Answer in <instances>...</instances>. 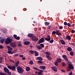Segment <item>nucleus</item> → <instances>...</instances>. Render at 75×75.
I'll return each mask as SVG.
<instances>
[{"label": "nucleus", "mask_w": 75, "mask_h": 75, "mask_svg": "<svg viewBox=\"0 0 75 75\" xmlns=\"http://www.w3.org/2000/svg\"><path fill=\"white\" fill-rule=\"evenodd\" d=\"M19 57H21V58H22V57H24V55H19Z\"/></svg>", "instance_id": "nucleus-53"}, {"label": "nucleus", "mask_w": 75, "mask_h": 75, "mask_svg": "<svg viewBox=\"0 0 75 75\" xmlns=\"http://www.w3.org/2000/svg\"><path fill=\"white\" fill-rule=\"evenodd\" d=\"M0 75H8L7 74H4L2 72L0 73Z\"/></svg>", "instance_id": "nucleus-32"}, {"label": "nucleus", "mask_w": 75, "mask_h": 75, "mask_svg": "<svg viewBox=\"0 0 75 75\" xmlns=\"http://www.w3.org/2000/svg\"><path fill=\"white\" fill-rule=\"evenodd\" d=\"M8 68L10 69H11L12 71H14L16 70V67L15 66H13L12 67L10 66H8Z\"/></svg>", "instance_id": "nucleus-4"}, {"label": "nucleus", "mask_w": 75, "mask_h": 75, "mask_svg": "<svg viewBox=\"0 0 75 75\" xmlns=\"http://www.w3.org/2000/svg\"><path fill=\"white\" fill-rule=\"evenodd\" d=\"M38 60H39V61H42V58L41 57H38Z\"/></svg>", "instance_id": "nucleus-23"}, {"label": "nucleus", "mask_w": 75, "mask_h": 75, "mask_svg": "<svg viewBox=\"0 0 75 75\" xmlns=\"http://www.w3.org/2000/svg\"><path fill=\"white\" fill-rule=\"evenodd\" d=\"M71 31L72 33H75V30H71Z\"/></svg>", "instance_id": "nucleus-58"}, {"label": "nucleus", "mask_w": 75, "mask_h": 75, "mask_svg": "<svg viewBox=\"0 0 75 75\" xmlns=\"http://www.w3.org/2000/svg\"><path fill=\"white\" fill-rule=\"evenodd\" d=\"M25 45H28L30 44V42L28 41H25L23 43Z\"/></svg>", "instance_id": "nucleus-19"}, {"label": "nucleus", "mask_w": 75, "mask_h": 75, "mask_svg": "<svg viewBox=\"0 0 75 75\" xmlns=\"http://www.w3.org/2000/svg\"><path fill=\"white\" fill-rule=\"evenodd\" d=\"M18 54H15L13 56L14 57H16V56H18Z\"/></svg>", "instance_id": "nucleus-55"}, {"label": "nucleus", "mask_w": 75, "mask_h": 75, "mask_svg": "<svg viewBox=\"0 0 75 75\" xmlns=\"http://www.w3.org/2000/svg\"><path fill=\"white\" fill-rule=\"evenodd\" d=\"M33 69H35L36 70H37V71H39V70H38V69L36 67H34Z\"/></svg>", "instance_id": "nucleus-46"}, {"label": "nucleus", "mask_w": 75, "mask_h": 75, "mask_svg": "<svg viewBox=\"0 0 75 75\" xmlns=\"http://www.w3.org/2000/svg\"><path fill=\"white\" fill-rule=\"evenodd\" d=\"M33 34H31L30 33H29L28 35V37H31V38H32V37H33Z\"/></svg>", "instance_id": "nucleus-20"}, {"label": "nucleus", "mask_w": 75, "mask_h": 75, "mask_svg": "<svg viewBox=\"0 0 75 75\" xmlns=\"http://www.w3.org/2000/svg\"><path fill=\"white\" fill-rule=\"evenodd\" d=\"M38 63H39L40 64H42V61H41V60L39 61H38Z\"/></svg>", "instance_id": "nucleus-40"}, {"label": "nucleus", "mask_w": 75, "mask_h": 75, "mask_svg": "<svg viewBox=\"0 0 75 75\" xmlns=\"http://www.w3.org/2000/svg\"><path fill=\"white\" fill-rule=\"evenodd\" d=\"M62 65L63 67H64L65 66V63H62Z\"/></svg>", "instance_id": "nucleus-51"}, {"label": "nucleus", "mask_w": 75, "mask_h": 75, "mask_svg": "<svg viewBox=\"0 0 75 75\" xmlns=\"http://www.w3.org/2000/svg\"><path fill=\"white\" fill-rule=\"evenodd\" d=\"M60 41L62 44H63V45H64V44H65V41H64V40H61Z\"/></svg>", "instance_id": "nucleus-21"}, {"label": "nucleus", "mask_w": 75, "mask_h": 75, "mask_svg": "<svg viewBox=\"0 0 75 75\" xmlns=\"http://www.w3.org/2000/svg\"><path fill=\"white\" fill-rule=\"evenodd\" d=\"M61 71H62V72H65V70H63L62 69L61 70Z\"/></svg>", "instance_id": "nucleus-50"}, {"label": "nucleus", "mask_w": 75, "mask_h": 75, "mask_svg": "<svg viewBox=\"0 0 75 75\" xmlns=\"http://www.w3.org/2000/svg\"><path fill=\"white\" fill-rule=\"evenodd\" d=\"M2 59H3V58L1 57H0V63H2Z\"/></svg>", "instance_id": "nucleus-35"}, {"label": "nucleus", "mask_w": 75, "mask_h": 75, "mask_svg": "<svg viewBox=\"0 0 75 75\" xmlns=\"http://www.w3.org/2000/svg\"><path fill=\"white\" fill-rule=\"evenodd\" d=\"M29 64L30 65H33V61L32 60H30L29 62Z\"/></svg>", "instance_id": "nucleus-30"}, {"label": "nucleus", "mask_w": 75, "mask_h": 75, "mask_svg": "<svg viewBox=\"0 0 75 75\" xmlns=\"http://www.w3.org/2000/svg\"><path fill=\"white\" fill-rule=\"evenodd\" d=\"M47 28H48V29H50L51 28V27H49Z\"/></svg>", "instance_id": "nucleus-62"}, {"label": "nucleus", "mask_w": 75, "mask_h": 75, "mask_svg": "<svg viewBox=\"0 0 75 75\" xmlns=\"http://www.w3.org/2000/svg\"><path fill=\"white\" fill-rule=\"evenodd\" d=\"M39 68L41 69H42L43 70H44V69H45V66H40L39 67Z\"/></svg>", "instance_id": "nucleus-13"}, {"label": "nucleus", "mask_w": 75, "mask_h": 75, "mask_svg": "<svg viewBox=\"0 0 75 75\" xmlns=\"http://www.w3.org/2000/svg\"><path fill=\"white\" fill-rule=\"evenodd\" d=\"M20 64V62L19 61H17L15 63V65L16 67H18V65Z\"/></svg>", "instance_id": "nucleus-17"}, {"label": "nucleus", "mask_w": 75, "mask_h": 75, "mask_svg": "<svg viewBox=\"0 0 75 75\" xmlns=\"http://www.w3.org/2000/svg\"><path fill=\"white\" fill-rule=\"evenodd\" d=\"M46 56L47 58V59L49 60H51V58L49 55H50V54L48 52H46Z\"/></svg>", "instance_id": "nucleus-5"}, {"label": "nucleus", "mask_w": 75, "mask_h": 75, "mask_svg": "<svg viewBox=\"0 0 75 75\" xmlns=\"http://www.w3.org/2000/svg\"><path fill=\"white\" fill-rule=\"evenodd\" d=\"M72 25H73V26H75V24H72Z\"/></svg>", "instance_id": "nucleus-64"}, {"label": "nucleus", "mask_w": 75, "mask_h": 75, "mask_svg": "<svg viewBox=\"0 0 75 75\" xmlns=\"http://www.w3.org/2000/svg\"><path fill=\"white\" fill-rule=\"evenodd\" d=\"M17 69L18 72L19 74H20L23 73V72H24V69H22V68H21V67H17Z\"/></svg>", "instance_id": "nucleus-1"}, {"label": "nucleus", "mask_w": 75, "mask_h": 75, "mask_svg": "<svg viewBox=\"0 0 75 75\" xmlns=\"http://www.w3.org/2000/svg\"><path fill=\"white\" fill-rule=\"evenodd\" d=\"M56 61L57 62L59 63V62H61V59L60 58L57 59L56 60Z\"/></svg>", "instance_id": "nucleus-18"}, {"label": "nucleus", "mask_w": 75, "mask_h": 75, "mask_svg": "<svg viewBox=\"0 0 75 75\" xmlns=\"http://www.w3.org/2000/svg\"><path fill=\"white\" fill-rule=\"evenodd\" d=\"M62 58L65 59V60H66L67 61H68V58L67 57V56L65 55H62Z\"/></svg>", "instance_id": "nucleus-10"}, {"label": "nucleus", "mask_w": 75, "mask_h": 75, "mask_svg": "<svg viewBox=\"0 0 75 75\" xmlns=\"http://www.w3.org/2000/svg\"><path fill=\"white\" fill-rule=\"evenodd\" d=\"M8 54H14V52H12L11 51H8Z\"/></svg>", "instance_id": "nucleus-31"}, {"label": "nucleus", "mask_w": 75, "mask_h": 75, "mask_svg": "<svg viewBox=\"0 0 75 75\" xmlns=\"http://www.w3.org/2000/svg\"><path fill=\"white\" fill-rule=\"evenodd\" d=\"M10 46L12 47H13V48H15L16 47V45L15 44V43L12 42L10 44Z\"/></svg>", "instance_id": "nucleus-9"}, {"label": "nucleus", "mask_w": 75, "mask_h": 75, "mask_svg": "<svg viewBox=\"0 0 75 75\" xmlns=\"http://www.w3.org/2000/svg\"><path fill=\"white\" fill-rule=\"evenodd\" d=\"M52 33L53 34H56V32H55V31H53L52 32Z\"/></svg>", "instance_id": "nucleus-48"}, {"label": "nucleus", "mask_w": 75, "mask_h": 75, "mask_svg": "<svg viewBox=\"0 0 75 75\" xmlns=\"http://www.w3.org/2000/svg\"><path fill=\"white\" fill-rule=\"evenodd\" d=\"M52 69L54 71H55V72H57V67H52Z\"/></svg>", "instance_id": "nucleus-11"}, {"label": "nucleus", "mask_w": 75, "mask_h": 75, "mask_svg": "<svg viewBox=\"0 0 75 75\" xmlns=\"http://www.w3.org/2000/svg\"><path fill=\"white\" fill-rule=\"evenodd\" d=\"M18 47H21L22 45L21 43H19L18 45Z\"/></svg>", "instance_id": "nucleus-43"}, {"label": "nucleus", "mask_w": 75, "mask_h": 75, "mask_svg": "<svg viewBox=\"0 0 75 75\" xmlns=\"http://www.w3.org/2000/svg\"><path fill=\"white\" fill-rule=\"evenodd\" d=\"M58 62H54V64L56 66H57L58 65Z\"/></svg>", "instance_id": "nucleus-39"}, {"label": "nucleus", "mask_w": 75, "mask_h": 75, "mask_svg": "<svg viewBox=\"0 0 75 75\" xmlns=\"http://www.w3.org/2000/svg\"><path fill=\"white\" fill-rule=\"evenodd\" d=\"M1 31L2 32V33H4V31H5L3 29H1Z\"/></svg>", "instance_id": "nucleus-57"}, {"label": "nucleus", "mask_w": 75, "mask_h": 75, "mask_svg": "<svg viewBox=\"0 0 75 75\" xmlns=\"http://www.w3.org/2000/svg\"><path fill=\"white\" fill-rule=\"evenodd\" d=\"M39 71H40V72L41 73H43V71L42 70H38Z\"/></svg>", "instance_id": "nucleus-56"}, {"label": "nucleus", "mask_w": 75, "mask_h": 75, "mask_svg": "<svg viewBox=\"0 0 75 75\" xmlns=\"http://www.w3.org/2000/svg\"><path fill=\"white\" fill-rule=\"evenodd\" d=\"M45 39L47 41H49L51 40V38H50V36L48 35L47 36V38H45Z\"/></svg>", "instance_id": "nucleus-8"}, {"label": "nucleus", "mask_w": 75, "mask_h": 75, "mask_svg": "<svg viewBox=\"0 0 75 75\" xmlns=\"http://www.w3.org/2000/svg\"><path fill=\"white\" fill-rule=\"evenodd\" d=\"M56 35H61V33L59 30H57L56 31Z\"/></svg>", "instance_id": "nucleus-15"}, {"label": "nucleus", "mask_w": 75, "mask_h": 75, "mask_svg": "<svg viewBox=\"0 0 75 75\" xmlns=\"http://www.w3.org/2000/svg\"><path fill=\"white\" fill-rule=\"evenodd\" d=\"M71 69H74V66L71 64H69V67L67 68V71L69 72L71 70Z\"/></svg>", "instance_id": "nucleus-3"}, {"label": "nucleus", "mask_w": 75, "mask_h": 75, "mask_svg": "<svg viewBox=\"0 0 75 75\" xmlns=\"http://www.w3.org/2000/svg\"><path fill=\"white\" fill-rule=\"evenodd\" d=\"M13 37H14V38H15V39H16V38L17 37V35H14Z\"/></svg>", "instance_id": "nucleus-45"}, {"label": "nucleus", "mask_w": 75, "mask_h": 75, "mask_svg": "<svg viewBox=\"0 0 75 75\" xmlns=\"http://www.w3.org/2000/svg\"><path fill=\"white\" fill-rule=\"evenodd\" d=\"M67 38L68 40H71V36H70L69 35L67 36Z\"/></svg>", "instance_id": "nucleus-25"}, {"label": "nucleus", "mask_w": 75, "mask_h": 75, "mask_svg": "<svg viewBox=\"0 0 75 75\" xmlns=\"http://www.w3.org/2000/svg\"><path fill=\"white\" fill-rule=\"evenodd\" d=\"M54 42V40H51L50 41H49V42L50 43H52Z\"/></svg>", "instance_id": "nucleus-38"}, {"label": "nucleus", "mask_w": 75, "mask_h": 75, "mask_svg": "<svg viewBox=\"0 0 75 75\" xmlns=\"http://www.w3.org/2000/svg\"><path fill=\"white\" fill-rule=\"evenodd\" d=\"M4 71L5 72H6V73H7V72H8L9 71V70H8V69H7V67L4 68Z\"/></svg>", "instance_id": "nucleus-14"}, {"label": "nucleus", "mask_w": 75, "mask_h": 75, "mask_svg": "<svg viewBox=\"0 0 75 75\" xmlns=\"http://www.w3.org/2000/svg\"><path fill=\"white\" fill-rule=\"evenodd\" d=\"M7 48H8V51H12L13 50V48L11 47L10 46H6Z\"/></svg>", "instance_id": "nucleus-12"}, {"label": "nucleus", "mask_w": 75, "mask_h": 75, "mask_svg": "<svg viewBox=\"0 0 75 75\" xmlns=\"http://www.w3.org/2000/svg\"><path fill=\"white\" fill-rule=\"evenodd\" d=\"M45 25H50V23L47 22H45Z\"/></svg>", "instance_id": "nucleus-26"}, {"label": "nucleus", "mask_w": 75, "mask_h": 75, "mask_svg": "<svg viewBox=\"0 0 75 75\" xmlns=\"http://www.w3.org/2000/svg\"><path fill=\"white\" fill-rule=\"evenodd\" d=\"M9 61L10 62H14V61H13V60H11V59H10L9 60Z\"/></svg>", "instance_id": "nucleus-47"}, {"label": "nucleus", "mask_w": 75, "mask_h": 75, "mask_svg": "<svg viewBox=\"0 0 75 75\" xmlns=\"http://www.w3.org/2000/svg\"><path fill=\"white\" fill-rule=\"evenodd\" d=\"M5 40H6V38H5L2 39V40H0V42H1V43H2V44H3V43L4 42V41Z\"/></svg>", "instance_id": "nucleus-16"}, {"label": "nucleus", "mask_w": 75, "mask_h": 75, "mask_svg": "<svg viewBox=\"0 0 75 75\" xmlns=\"http://www.w3.org/2000/svg\"><path fill=\"white\" fill-rule=\"evenodd\" d=\"M22 59H23V60H25V57H23L22 58Z\"/></svg>", "instance_id": "nucleus-60"}, {"label": "nucleus", "mask_w": 75, "mask_h": 75, "mask_svg": "<svg viewBox=\"0 0 75 75\" xmlns=\"http://www.w3.org/2000/svg\"><path fill=\"white\" fill-rule=\"evenodd\" d=\"M29 52L30 53V54H33L34 53V51H33L32 50H31L30 51H29Z\"/></svg>", "instance_id": "nucleus-36"}, {"label": "nucleus", "mask_w": 75, "mask_h": 75, "mask_svg": "<svg viewBox=\"0 0 75 75\" xmlns=\"http://www.w3.org/2000/svg\"><path fill=\"white\" fill-rule=\"evenodd\" d=\"M34 52L35 54V56H38V52L35 51H34Z\"/></svg>", "instance_id": "nucleus-24"}, {"label": "nucleus", "mask_w": 75, "mask_h": 75, "mask_svg": "<svg viewBox=\"0 0 75 75\" xmlns=\"http://www.w3.org/2000/svg\"><path fill=\"white\" fill-rule=\"evenodd\" d=\"M70 54L71 56H73L74 55V52L72 51H71L70 53Z\"/></svg>", "instance_id": "nucleus-28"}, {"label": "nucleus", "mask_w": 75, "mask_h": 75, "mask_svg": "<svg viewBox=\"0 0 75 75\" xmlns=\"http://www.w3.org/2000/svg\"><path fill=\"white\" fill-rule=\"evenodd\" d=\"M41 73L40 71H39V72H38V74L39 75H42V74L41 73Z\"/></svg>", "instance_id": "nucleus-52"}, {"label": "nucleus", "mask_w": 75, "mask_h": 75, "mask_svg": "<svg viewBox=\"0 0 75 75\" xmlns=\"http://www.w3.org/2000/svg\"><path fill=\"white\" fill-rule=\"evenodd\" d=\"M35 74H38V73L37 71H36L35 72Z\"/></svg>", "instance_id": "nucleus-63"}, {"label": "nucleus", "mask_w": 75, "mask_h": 75, "mask_svg": "<svg viewBox=\"0 0 75 75\" xmlns=\"http://www.w3.org/2000/svg\"><path fill=\"white\" fill-rule=\"evenodd\" d=\"M15 39H16V40H18L20 39V37L18 36L16 37V38H15Z\"/></svg>", "instance_id": "nucleus-37"}, {"label": "nucleus", "mask_w": 75, "mask_h": 75, "mask_svg": "<svg viewBox=\"0 0 75 75\" xmlns=\"http://www.w3.org/2000/svg\"><path fill=\"white\" fill-rule=\"evenodd\" d=\"M4 47L3 46L1 45H0V49H3Z\"/></svg>", "instance_id": "nucleus-42"}, {"label": "nucleus", "mask_w": 75, "mask_h": 75, "mask_svg": "<svg viewBox=\"0 0 75 75\" xmlns=\"http://www.w3.org/2000/svg\"><path fill=\"white\" fill-rule=\"evenodd\" d=\"M40 45L41 46V48H44V45L43 44H41Z\"/></svg>", "instance_id": "nucleus-33"}, {"label": "nucleus", "mask_w": 75, "mask_h": 75, "mask_svg": "<svg viewBox=\"0 0 75 75\" xmlns=\"http://www.w3.org/2000/svg\"><path fill=\"white\" fill-rule=\"evenodd\" d=\"M72 45L73 46H75V43H72Z\"/></svg>", "instance_id": "nucleus-61"}, {"label": "nucleus", "mask_w": 75, "mask_h": 75, "mask_svg": "<svg viewBox=\"0 0 75 75\" xmlns=\"http://www.w3.org/2000/svg\"><path fill=\"white\" fill-rule=\"evenodd\" d=\"M32 39L34 41H37L38 40V38H36L35 36H33V37H32Z\"/></svg>", "instance_id": "nucleus-7"}, {"label": "nucleus", "mask_w": 75, "mask_h": 75, "mask_svg": "<svg viewBox=\"0 0 75 75\" xmlns=\"http://www.w3.org/2000/svg\"><path fill=\"white\" fill-rule=\"evenodd\" d=\"M7 73L8 74V75H10L11 74V72H9V71H8V72H7Z\"/></svg>", "instance_id": "nucleus-49"}, {"label": "nucleus", "mask_w": 75, "mask_h": 75, "mask_svg": "<svg viewBox=\"0 0 75 75\" xmlns=\"http://www.w3.org/2000/svg\"><path fill=\"white\" fill-rule=\"evenodd\" d=\"M67 23L66 22H65L64 23V24L65 25H67Z\"/></svg>", "instance_id": "nucleus-44"}, {"label": "nucleus", "mask_w": 75, "mask_h": 75, "mask_svg": "<svg viewBox=\"0 0 75 75\" xmlns=\"http://www.w3.org/2000/svg\"><path fill=\"white\" fill-rule=\"evenodd\" d=\"M30 70V68L29 67H26V71H29Z\"/></svg>", "instance_id": "nucleus-22"}, {"label": "nucleus", "mask_w": 75, "mask_h": 75, "mask_svg": "<svg viewBox=\"0 0 75 75\" xmlns=\"http://www.w3.org/2000/svg\"><path fill=\"white\" fill-rule=\"evenodd\" d=\"M37 48H38V50H41L42 47H41L40 46H37Z\"/></svg>", "instance_id": "nucleus-29"}, {"label": "nucleus", "mask_w": 75, "mask_h": 75, "mask_svg": "<svg viewBox=\"0 0 75 75\" xmlns=\"http://www.w3.org/2000/svg\"><path fill=\"white\" fill-rule=\"evenodd\" d=\"M67 25L69 27H71V24L69 23H67Z\"/></svg>", "instance_id": "nucleus-41"}, {"label": "nucleus", "mask_w": 75, "mask_h": 75, "mask_svg": "<svg viewBox=\"0 0 75 75\" xmlns=\"http://www.w3.org/2000/svg\"><path fill=\"white\" fill-rule=\"evenodd\" d=\"M63 27L62 26H60L59 27V29H62Z\"/></svg>", "instance_id": "nucleus-54"}, {"label": "nucleus", "mask_w": 75, "mask_h": 75, "mask_svg": "<svg viewBox=\"0 0 75 75\" xmlns=\"http://www.w3.org/2000/svg\"><path fill=\"white\" fill-rule=\"evenodd\" d=\"M18 51L17 49H15L14 50H12V52H17Z\"/></svg>", "instance_id": "nucleus-34"}, {"label": "nucleus", "mask_w": 75, "mask_h": 75, "mask_svg": "<svg viewBox=\"0 0 75 75\" xmlns=\"http://www.w3.org/2000/svg\"><path fill=\"white\" fill-rule=\"evenodd\" d=\"M44 41V39L43 38H41L40 40L38 41V44H40V43H42Z\"/></svg>", "instance_id": "nucleus-6"}, {"label": "nucleus", "mask_w": 75, "mask_h": 75, "mask_svg": "<svg viewBox=\"0 0 75 75\" xmlns=\"http://www.w3.org/2000/svg\"><path fill=\"white\" fill-rule=\"evenodd\" d=\"M67 50H68L69 51H72V48H71L70 47H69L67 49Z\"/></svg>", "instance_id": "nucleus-27"}, {"label": "nucleus", "mask_w": 75, "mask_h": 75, "mask_svg": "<svg viewBox=\"0 0 75 75\" xmlns=\"http://www.w3.org/2000/svg\"><path fill=\"white\" fill-rule=\"evenodd\" d=\"M69 75H72V73L71 72L69 74Z\"/></svg>", "instance_id": "nucleus-59"}, {"label": "nucleus", "mask_w": 75, "mask_h": 75, "mask_svg": "<svg viewBox=\"0 0 75 75\" xmlns=\"http://www.w3.org/2000/svg\"><path fill=\"white\" fill-rule=\"evenodd\" d=\"M12 41L13 39L11 38H7L6 39L5 42L6 44H9L12 42Z\"/></svg>", "instance_id": "nucleus-2"}]
</instances>
